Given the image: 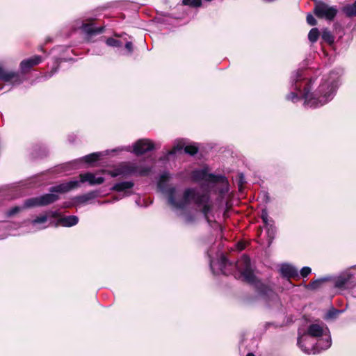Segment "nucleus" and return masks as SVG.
Wrapping results in <instances>:
<instances>
[{
  "instance_id": "obj_3",
  "label": "nucleus",
  "mask_w": 356,
  "mask_h": 356,
  "mask_svg": "<svg viewBox=\"0 0 356 356\" xmlns=\"http://www.w3.org/2000/svg\"><path fill=\"white\" fill-rule=\"evenodd\" d=\"M207 255L209 258L210 268L214 275H233L236 279L242 278L243 281L253 285L258 294L268 302L270 306L278 303L277 294L257 279L248 256H242L236 264H234L228 261L224 254H221L216 259L211 257L210 251L207 252Z\"/></svg>"
},
{
  "instance_id": "obj_11",
  "label": "nucleus",
  "mask_w": 356,
  "mask_h": 356,
  "mask_svg": "<svg viewBox=\"0 0 356 356\" xmlns=\"http://www.w3.org/2000/svg\"><path fill=\"white\" fill-rule=\"evenodd\" d=\"M315 1V7L314 12L319 18H325L327 20H332L337 14V6H330L325 2L314 0Z\"/></svg>"
},
{
  "instance_id": "obj_31",
  "label": "nucleus",
  "mask_w": 356,
  "mask_h": 356,
  "mask_svg": "<svg viewBox=\"0 0 356 356\" xmlns=\"http://www.w3.org/2000/svg\"><path fill=\"white\" fill-rule=\"evenodd\" d=\"M311 272L312 268L310 267L305 266L300 270V274L303 278H305L311 273Z\"/></svg>"
},
{
  "instance_id": "obj_21",
  "label": "nucleus",
  "mask_w": 356,
  "mask_h": 356,
  "mask_svg": "<svg viewBox=\"0 0 356 356\" xmlns=\"http://www.w3.org/2000/svg\"><path fill=\"white\" fill-rule=\"evenodd\" d=\"M331 279L330 277L327 276V277H322V278H319V279H317L316 280H314L312 282H311L308 286H307V288L309 289H312V290H314V289H318L323 282H327V281H330V280Z\"/></svg>"
},
{
  "instance_id": "obj_1",
  "label": "nucleus",
  "mask_w": 356,
  "mask_h": 356,
  "mask_svg": "<svg viewBox=\"0 0 356 356\" xmlns=\"http://www.w3.org/2000/svg\"><path fill=\"white\" fill-rule=\"evenodd\" d=\"M343 70L335 67L323 74H310L305 70L291 73L287 101L296 103L303 101L307 108H317L331 102L342 84Z\"/></svg>"
},
{
  "instance_id": "obj_9",
  "label": "nucleus",
  "mask_w": 356,
  "mask_h": 356,
  "mask_svg": "<svg viewBox=\"0 0 356 356\" xmlns=\"http://www.w3.org/2000/svg\"><path fill=\"white\" fill-rule=\"evenodd\" d=\"M352 266L340 272L337 275L332 277L330 281L334 284V286L340 290L352 289L356 286V277L353 272Z\"/></svg>"
},
{
  "instance_id": "obj_28",
  "label": "nucleus",
  "mask_w": 356,
  "mask_h": 356,
  "mask_svg": "<svg viewBox=\"0 0 356 356\" xmlns=\"http://www.w3.org/2000/svg\"><path fill=\"white\" fill-rule=\"evenodd\" d=\"M106 44L109 47L118 48L121 47L122 46V42L120 40L113 38H107L106 40Z\"/></svg>"
},
{
  "instance_id": "obj_29",
  "label": "nucleus",
  "mask_w": 356,
  "mask_h": 356,
  "mask_svg": "<svg viewBox=\"0 0 356 356\" xmlns=\"http://www.w3.org/2000/svg\"><path fill=\"white\" fill-rule=\"evenodd\" d=\"M342 312H343V310H339L333 308L327 312L325 315V319L335 318L339 314H341Z\"/></svg>"
},
{
  "instance_id": "obj_5",
  "label": "nucleus",
  "mask_w": 356,
  "mask_h": 356,
  "mask_svg": "<svg viewBox=\"0 0 356 356\" xmlns=\"http://www.w3.org/2000/svg\"><path fill=\"white\" fill-rule=\"evenodd\" d=\"M154 149V144L152 140L148 138H141L136 140L133 145V149L131 147H121L111 150H106L104 152H98L84 156L80 159L72 161L65 164V170L80 168L83 163H92L97 161L101 156L108 155L110 152H118L122 151L132 152L137 156L143 155Z\"/></svg>"
},
{
  "instance_id": "obj_2",
  "label": "nucleus",
  "mask_w": 356,
  "mask_h": 356,
  "mask_svg": "<svg viewBox=\"0 0 356 356\" xmlns=\"http://www.w3.org/2000/svg\"><path fill=\"white\" fill-rule=\"evenodd\" d=\"M170 177L169 172H163L160 175L157 186L163 194L167 195L168 202L172 210L182 217L184 223L191 225L195 222L196 216L193 213L186 212V210L191 204H193L209 222L213 202L209 193L200 192L195 188H188L181 195L177 193L175 187L168 186L167 181Z\"/></svg>"
},
{
  "instance_id": "obj_24",
  "label": "nucleus",
  "mask_w": 356,
  "mask_h": 356,
  "mask_svg": "<svg viewBox=\"0 0 356 356\" xmlns=\"http://www.w3.org/2000/svg\"><path fill=\"white\" fill-rule=\"evenodd\" d=\"M321 38L324 42L328 43L329 44H331L334 42V36L331 31L327 29L323 30L321 33Z\"/></svg>"
},
{
  "instance_id": "obj_20",
  "label": "nucleus",
  "mask_w": 356,
  "mask_h": 356,
  "mask_svg": "<svg viewBox=\"0 0 356 356\" xmlns=\"http://www.w3.org/2000/svg\"><path fill=\"white\" fill-rule=\"evenodd\" d=\"M98 193L97 191H91L86 194L76 197V200L79 203H86L89 200H93L97 197Z\"/></svg>"
},
{
  "instance_id": "obj_33",
  "label": "nucleus",
  "mask_w": 356,
  "mask_h": 356,
  "mask_svg": "<svg viewBox=\"0 0 356 356\" xmlns=\"http://www.w3.org/2000/svg\"><path fill=\"white\" fill-rule=\"evenodd\" d=\"M307 22L311 26L316 24V20L312 14H308L307 15Z\"/></svg>"
},
{
  "instance_id": "obj_16",
  "label": "nucleus",
  "mask_w": 356,
  "mask_h": 356,
  "mask_svg": "<svg viewBox=\"0 0 356 356\" xmlns=\"http://www.w3.org/2000/svg\"><path fill=\"white\" fill-rule=\"evenodd\" d=\"M0 81L5 82L13 81V85H19L22 82L18 72L7 71L1 66H0Z\"/></svg>"
},
{
  "instance_id": "obj_37",
  "label": "nucleus",
  "mask_w": 356,
  "mask_h": 356,
  "mask_svg": "<svg viewBox=\"0 0 356 356\" xmlns=\"http://www.w3.org/2000/svg\"><path fill=\"white\" fill-rule=\"evenodd\" d=\"M40 50L44 51V49H43V48L42 47H40Z\"/></svg>"
},
{
  "instance_id": "obj_12",
  "label": "nucleus",
  "mask_w": 356,
  "mask_h": 356,
  "mask_svg": "<svg viewBox=\"0 0 356 356\" xmlns=\"http://www.w3.org/2000/svg\"><path fill=\"white\" fill-rule=\"evenodd\" d=\"M134 186V183L132 181H124L115 183L112 187L111 190L119 192V193H123V195L115 196L113 198V201H118L121 200L123 197H129L130 196L133 192L132 189Z\"/></svg>"
},
{
  "instance_id": "obj_14",
  "label": "nucleus",
  "mask_w": 356,
  "mask_h": 356,
  "mask_svg": "<svg viewBox=\"0 0 356 356\" xmlns=\"http://www.w3.org/2000/svg\"><path fill=\"white\" fill-rule=\"evenodd\" d=\"M44 60V57L39 55H35L31 58L22 60L19 64V69L21 72L22 74L27 73L33 67L39 65Z\"/></svg>"
},
{
  "instance_id": "obj_8",
  "label": "nucleus",
  "mask_w": 356,
  "mask_h": 356,
  "mask_svg": "<svg viewBox=\"0 0 356 356\" xmlns=\"http://www.w3.org/2000/svg\"><path fill=\"white\" fill-rule=\"evenodd\" d=\"M58 199V195L51 192L50 193L38 197L29 198L24 201L23 206H15L11 208L6 212V215L10 217L17 214L24 209L46 206L56 202Z\"/></svg>"
},
{
  "instance_id": "obj_30",
  "label": "nucleus",
  "mask_w": 356,
  "mask_h": 356,
  "mask_svg": "<svg viewBox=\"0 0 356 356\" xmlns=\"http://www.w3.org/2000/svg\"><path fill=\"white\" fill-rule=\"evenodd\" d=\"M197 151H198L197 147L194 145H186V146L184 147L185 153L192 155V156L197 154Z\"/></svg>"
},
{
  "instance_id": "obj_17",
  "label": "nucleus",
  "mask_w": 356,
  "mask_h": 356,
  "mask_svg": "<svg viewBox=\"0 0 356 356\" xmlns=\"http://www.w3.org/2000/svg\"><path fill=\"white\" fill-rule=\"evenodd\" d=\"M81 31L88 35H94L98 33H101L103 31V28H96L93 26L92 23H84L82 22L79 27Z\"/></svg>"
},
{
  "instance_id": "obj_36",
  "label": "nucleus",
  "mask_w": 356,
  "mask_h": 356,
  "mask_svg": "<svg viewBox=\"0 0 356 356\" xmlns=\"http://www.w3.org/2000/svg\"><path fill=\"white\" fill-rule=\"evenodd\" d=\"M136 203L138 204V205H140V203L138 201H136Z\"/></svg>"
},
{
  "instance_id": "obj_27",
  "label": "nucleus",
  "mask_w": 356,
  "mask_h": 356,
  "mask_svg": "<svg viewBox=\"0 0 356 356\" xmlns=\"http://www.w3.org/2000/svg\"><path fill=\"white\" fill-rule=\"evenodd\" d=\"M261 218L264 225H270V222H273L272 218L269 217L268 212L266 208L261 210Z\"/></svg>"
},
{
  "instance_id": "obj_19",
  "label": "nucleus",
  "mask_w": 356,
  "mask_h": 356,
  "mask_svg": "<svg viewBox=\"0 0 356 356\" xmlns=\"http://www.w3.org/2000/svg\"><path fill=\"white\" fill-rule=\"evenodd\" d=\"M186 142L184 139H177L175 140L174 146L171 150L168 152V155H174L177 152L184 149Z\"/></svg>"
},
{
  "instance_id": "obj_4",
  "label": "nucleus",
  "mask_w": 356,
  "mask_h": 356,
  "mask_svg": "<svg viewBox=\"0 0 356 356\" xmlns=\"http://www.w3.org/2000/svg\"><path fill=\"white\" fill-rule=\"evenodd\" d=\"M298 345L305 353H318L331 346L330 332L324 323H312L306 330H298Z\"/></svg>"
},
{
  "instance_id": "obj_10",
  "label": "nucleus",
  "mask_w": 356,
  "mask_h": 356,
  "mask_svg": "<svg viewBox=\"0 0 356 356\" xmlns=\"http://www.w3.org/2000/svg\"><path fill=\"white\" fill-rule=\"evenodd\" d=\"M192 178L195 181H204L208 183L225 182V177L222 175L209 172L208 168L195 170L192 172Z\"/></svg>"
},
{
  "instance_id": "obj_26",
  "label": "nucleus",
  "mask_w": 356,
  "mask_h": 356,
  "mask_svg": "<svg viewBox=\"0 0 356 356\" xmlns=\"http://www.w3.org/2000/svg\"><path fill=\"white\" fill-rule=\"evenodd\" d=\"M134 51V46L131 42L128 41L125 43V50L120 51L119 54L123 56H131Z\"/></svg>"
},
{
  "instance_id": "obj_13",
  "label": "nucleus",
  "mask_w": 356,
  "mask_h": 356,
  "mask_svg": "<svg viewBox=\"0 0 356 356\" xmlns=\"http://www.w3.org/2000/svg\"><path fill=\"white\" fill-rule=\"evenodd\" d=\"M50 216L52 217L56 216V212H49L46 214L37 216L35 218L31 220L30 225L34 231L41 230L48 227V218Z\"/></svg>"
},
{
  "instance_id": "obj_38",
  "label": "nucleus",
  "mask_w": 356,
  "mask_h": 356,
  "mask_svg": "<svg viewBox=\"0 0 356 356\" xmlns=\"http://www.w3.org/2000/svg\"><path fill=\"white\" fill-rule=\"evenodd\" d=\"M352 268H356V265L355 266H353Z\"/></svg>"
},
{
  "instance_id": "obj_35",
  "label": "nucleus",
  "mask_w": 356,
  "mask_h": 356,
  "mask_svg": "<svg viewBox=\"0 0 356 356\" xmlns=\"http://www.w3.org/2000/svg\"><path fill=\"white\" fill-rule=\"evenodd\" d=\"M246 356H254V355L253 353H249L247 354Z\"/></svg>"
},
{
  "instance_id": "obj_15",
  "label": "nucleus",
  "mask_w": 356,
  "mask_h": 356,
  "mask_svg": "<svg viewBox=\"0 0 356 356\" xmlns=\"http://www.w3.org/2000/svg\"><path fill=\"white\" fill-rule=\"evenodd\" d=\"M280 273L281 275L286 278L289 284L293 286L294 285L289 281L291 278L298 277V269L290 264H282L280 267Z\"/></svg>"
},
{
  "instance_id": "obj_6",
  "label": "nucleus",
  "mask_w": 356,
  "mask_h": 356,
  "mask_svg": "<svg viewBox=\"0 0 356 356\" xmlns=\"http://www.w3.org/2000/svg\"><path fill=\"white\" fill-rule=\"evenodd\" d=\"M104 181L102 177H96L93 173L86 172L80 175V181L71 180L68 182L63 183L59 185L51 187L49 191L54 193H65L78 187L80 183L88 182L90 185L101 184Z\"/></svg>"
},
{
  "instance_id": "obj_34",
  "label": "nucleus",
  "mask_w": 356,
  "mask_h": 356,
  "mask_svg": "<svg viewBox=\"0 0 356 356\" xmlns=\"http://www.w3.org/2000/svg\"><path fill=\"white\" fill-rule=\"evenodd\" d=\"M113 202V201L106 200V201H104V202H100L99 204H108V203H111V202Z\"/></svg>"
},
{
  "instance_id": "obj_18",
  "label": "nucleus",
  "mask_w": 356,
  "mask_h": 356,
  "mask_svg": "<svg viewBox=\"0 0 356 356\" xmlns=\"http://www.w3.org/2000/svg\"><path fill=\"white\" fill-rule=\"evenodd\" d=\"M58 222L65 227H71L78 224L79 218L76 216H67L60 218Z\"/></svg>"
},
{
  "instance_id": "obj_32",
  "label": "nucleus",
  "mask_w": 356,
  "mask_h": 356,
  "mask_svg": "<svg viewBox=\"0 0 356 356\" xmlns=\"http://www.w3.org/2000/svg\"><path fill=\"white\" fill-rule=\"evenodd\" d=\"M58 72V67H53L51 72L45 73L43 76V78L44 80H47L48 79H50L52 77L56 72Z\"/></svg>"
},
{
  "instance_id": "obj_25",
  "label": "nucleus",
  "mask_w": 356,
  "mask_h": 356,
  "mask_svg": "<svg viewBox=\"0 0 356 356\" xmlns=\"http://www.w3.org/2000/svg\"><path fill=\"white\" fill-rule=\"evenodd\" d=\"M319 37V31L317 28H313L310 30L308 34L309 40L314 43L316 42Z\"/></svg>"
},
{
  "instance_id": "obj_7",
  "label": "nucleus",
  "mask_w": 356,
  "mask_h": 356,
  "mask_svg": "<svg viewBox=\"0 0 356 356\" xmlns=\"http://www.w3.org/2000/svg\"><path fill=\"white\" fill-rule=\"evenodd\" d=\"M148 166L138 165L134 162H122L110 171L113 177L118 176L127 177L130 175L145 176L151 172Z\"/></svg>"
},
{
  "instance_id": "obj_22",
  "label": "nucleus",
  "mask_w": 356,
  "mask_h": 356,
  "mask_svg": "<svg viewBox=\"0 0 356 356\" xmlns=\"http://www.w3.org/2000/svg\"><path fill=\"white\" fill-rule=\"evenodd\" d=\"M264 227L266 229L268 243L270 244L275 237L276 232L274 222H270V225H264Z\"/></svg>"
},
{
  "instance_id": "obj_23",
  "label": "nucleus",
  "mask_w": 356,
  "mask_h": 356,
  "mask_svg": "<svg viewBox=\"0 0 356 356\" xmlns=\"http://www.w3.org/2000/svg\"><path fill=\"white\" fill-rule=\"evenodd\" d=\"M343 11L348 17L356 16V1L352 4L344 6Z\"/></svg>"
}]
</instances>
